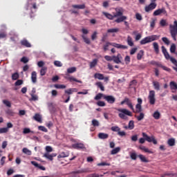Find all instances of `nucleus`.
I'll return each instance as SVG.
<instances>
[{
	"label": "nucleus",
	"instance_id": "3c124183",
	"mask_svg": "<svg viewBox=\"0 0 177 177\" xmlns=\"http://www.w3.org/2000/svg\"><path fill=\"white\" fill-rule=\"evenodd\" d=\"M96 64H97V59H94L93 60V62H91L90 63V68H93V67H95L96 66Z\"/></svg>",
	"mask_w": 177,
	"mask_h": 177
},
{
	"label": "nucleus",
	"instance_id": "bf43d9fd",
	"mask_svg": "<svg viewBox=\"0 0 177 177\" xmlns=\"http://www.w3.org/2000/svg\"><path fill=\"white\" fill-rule=\"evenodd\" d=\"M103 177V175H99L96 173H94V174H88L87 175L86 177Z\"/></svg>",
	"mask_w": 177,
	"mask_h": 177
},
{
	"label": "nucleus",
	"instance_id": "5fc2aeb1",
	"mask_svg": "<svg viewBox=\"0 0 177 177\" xmlns=\"http://www.w3.org/2000/svg\"><path fill=\"white\" fill-rule=\"evenodd\" d=\"M111 129V131H113V132H118V133L121 131V129H120V127H118V126L112 127Z\"/></svg>",
	"mask_w": 177,
	"mask_h": 177
},
{
	"label": "nucleus",
	"instance_id": "2f4dec72",
	"mask_svg": "<svg viewBox=\"0 0 177 177\" xmlns=\"http://www.w3.org/2000/svg\"><path fill=\"white\" fill-rule=\"evenodd\" d=\"M95 85L97 88H100V91L104 92V86H103V83H102V82H96Z\"/></svg>",
	"mask_w": 177,
	"mask_h": 177
},
{
	"label": "nucleus",
	"instance_id": "a19ab883",
	"mask_svg": "<svg viewBox=\"0 0 177 177\" xmlns=\"http://www.w3.org/2000/svg\"><path fill=\"white\" fill-rule=\"evenodd\" d=\"M24 135H27V133H34L33 131H31L30 128H24L23 130Z\"/></svg>",
	"mask_w": 177,
	"mask_h": 177
},
{
	"label": "nucleus",
	"instance_id": "f257e3e1",
	"mask_svg": "<svg viewBox=\"0 0 177 177\" xmlns=\"http://www.w3.org/2000/svg\"><path fill=\"white\" fill-rule=\"evenodd\" d=\"M117 111L119 112L118 117L119 118H121V120H125L127 121L128 120V116L132 117V112L127 109H118Z\"/></svg>",
	"mask_w": 177,
	"mask_h": 177
},
{
	"label": "nucleus",
	"instance_id": "c03bdc74",
	"mask_svg": "<svg viewBox=\"0 0 177 177\" xmlns=\"http://www.w3.org/2000/svg\"><path fill=\"white\" fill-rule=\"evenodd\" d=\"M136 118H137L138 121H142L145 118V113L140 112L138 116L136 115Z\"/></svg>",
	"mask_w": 177,
	"mask_h": 177
},
{
	"label": "nucleus",
	"instance_id": "72a5a7b5",
	"mask_svg": "<svg viewBox=\"0 0 177 177\" xmlns=\"http://www.w3.org/2000/svg\"><path fill=\"white\" fill-rule=\"evenodd\" d=\"M48 70V67L46 66H43L41 68V69L40 70V75L41 77H44V75H45V74H46V71Z\"/></svg>",
	"mask_w": 177,
	"mask_h": 177
},
{
	"label": "nucleus",
	"instance_id": "0e129e2a",
	"mask_svg": "<svg viewBox=\"0 0 177 177\" xmlns=\"http://www.w3.org/2000/svg\"><path fill=\"white\" fill-rule=\"evenodd\" d=\"M118 31H120L118 28H111L108 29L107 32H118Z\"/></svg>",
	"mask_w": 177,
	"mask_h": 177
},
{
	"label": "nucleus",
	"instance_id": "338daca9",
	"mask_svg": "<svg viewBox=\"0 0 177 177\" xmlns=\"http://www.w3.org/2000/svg\"><path fill=\"white\" fill-rule=\"evenodd\" d=\"M54 65L56 66V67H62L63 66V64L60 61H55Z\"/></svg>",
	"mask_w": 177,
	"mask_h": 177
},
{
	"label": "nucleus",
	"instance_id": "0eeeda50",
	"mask_svg": "<svg viewBox=\"0 0 177 177\" xmlns=\"http://www.w3.org/2000/svg\"><path fill=\"white\" fill-rule=\"evenodd\" d=\"M104 100L109 104H114L115 103V97L113 95H106L104 97Z\"/></svg>",
	"mask_w": 177,
	"mask_h": 177
},
{
	"label": "nucleus",
	"instance_id": "13d9d810",
	"mask_svg": "<svg viewBox=\"0 0 177 177\" xmlns=\"http://www.w3.org/2000/svg\"><path fill=\"white\" fill-rule=\"evenodd\" d=\"M3 104H5L7 107H12V104L8 100H3Z\"/></svg>",
	"mask_w": 177,
	"mask_h": 177
},
{
	"label": "nucleus",
	"instance_id": "c85d7f7f",
	"mask_svg": "<svg viewBox=\"0 0 177 177\" xmlns=\"http://www.w3.org/2000/svg\"><path fill=\"white\" fill-rule=\"evenodd\" d=\"M142 111H143V109H142V105L136 104V111H133V112L136 113V114H139V113H142Z\"/></svg>",
	"mask_w": 177,
	"mask_h": 177
},
{
	"label": "nucleus",
	"instance_id": "b1692460",
	"mask_svg": "<svg viewBox=\"0 0 177 177\" xmlns=\"http://www.w3.org/2000/svg\"><path fill=\"white\" fill-rule=\"evenodd\" d=\"M94 78L95 80H104V75L102 73H96L94 74Z\"/></svg>",
	"mask_w": 177,
	"mask_h": 177
},
{
	"label": "nucleus",
	"instance_id": "473e14b6",
	"mask_svg": "<svg viewBox=\"0 0 177 177\" xmlns=\"http://www.w3.org/2000/svg\"><path fill=\"white\" fill-rule=\"evenodd\" d=\"M104 96H106V95L102 93H99L98 94H97L95 95V97H94L95 100H100V99H102V97H103V99H104Z\"/></svg>",
	"mask_w": 177,
	"mask_h": 177
},
{
	"label": "nucleus",
	"instance_id": "9b49d317",
	"mask_svg": "<svg viewBox=\"0 0 177 177\" xmlns=\"http://www.w3.org/2000/svg\"><path fill=\"white\" fill-rule=\"evenodd\" d=\"M56 156H57V153H53L49 154V153L46 152L43 157H45V158H47V160H50V161H53V157H56Z\"/></svg>",
	"mask_w": 177,
	"mask_h": 177
},
{
	"label": "nucleus",
	"instance_id": "dca6fc26",
	"mask_svg": "<svg viewBox=\"0 0 177 177\" xmlns=\"http://www.w3.org/2000/svg\"><path fill=\"white\" fill-rule=\"evenodd\" d=\"M21 45H22V46H25L26 48H31V44H30L28 40L26 39L21 41Z\"/></svg>",
	"mask_w": 177,
	"mask_h": 177
},
{
	"label": "nucleus",
	"instance_id": "6ab92c4d",
	"mask_svg": "<svg viewBox=\"0 0 177 177\" xmlns=\"http://www.w3.org/2000/svg\"><path fill=\"white\" fill-rule=\"evenodd\" d=\"M102 15H104V16H105V17H106V19H108L109 20H113L114 17H115L114 16V15H111L109 12H102Z\"/></svg>",
	"mask_w": 177,
	"mask_h": 177
},
{
	"label": "nucleus",
	"instance_id": "c9c22d12",
	"mask_svg": "<svg viewBox=\"0 0 177 177\" xmlns=\"http://www.w3.org/2000/svg\"><path fill=\"white\" fill-rule=\"evenodd\" d=\"M144 55L145 51L143 50H140L139 53L137 54V59L138 60H142V57H143Z\"/></svg>",
	"mask_w": 177,
	"mask_h": 177
},
{
	"label": "nucleus",
	"instance_id": "69168bd1",
	"mask_svg": "<svg viewBox=\"0 0 177 177\" xmlns=\"http://www.w3.org/2000/svg\"><path fill=\"white\" fill-rule=\"evenodd\" d=\"M160 25L161 26V27H165V26H167V20L161 19L160 21Z\"/></svg>",
	"mask_w": 177,
	"mask_h": 177
},
{
	"label": "nucleus",
	"instance_id": "603ef678",
	"mask_svg": "<svg viewBox=\"0 0 177 177\" xmlns=\"http://www.w3.org/2000/svg\"><path fill=\"white\" fill-rule=\"evenodd\" d=\"M22 151L24 154H27V156H31V151L27 148H24Z\"/></svg>",
	"mask_w": 177,
	"mask_h": 177
},
{
	"label": "nucleus",
	"instance_id": "9d476101",
	"mask_svg": "<svg viewBox=\"0 0 177 177\" xmlns=\"http://www.w3.org/2000/svg\"><path fill=\"white\" fill-rule=\"evenodd\" d=\"M157 8V3H151L149 6H145V12H150L151 10H154Z\"/></svg>",
	"mask_w": 177,
	"mask_h": 177
},
{
	"label": "nucleus",
	"instance_id": "7ed1b4c3",
	"mask_svg": "<svg viewBox=\"0 0 177 177\" xmlns=\"http://www.w3.org/2000/svg\"><path fill=\"white\" fill-rule=\"evenodd\" d=\"M170 34L174 41H176L177 35V21H174V25H169Z\"/></svg>",
	"mask_w": 177,
	"mask_h": 177
},
{
	"label": "nucleus",
	"instance_id": "20e7f679",
	"mask_svg": "<svg viewBox=\"0 0 177 177\" xmlns=\"http://www.w3.org/2000/svg\"><path fill=\"white\" fill-rule=\"evenodd\" d=\"M148 100L150 104H156V91H154V90H151L149 91Z\"/></svg>",
	"mask_w": 177,
	"mask_h": 177
},
{
	"label": "nucleus",
	"instance_id": "e2e57ef3",
	"mask_svg": "<svg viewBox=\"0 0 177 177\" xmlns=\"http://www.w3.org/2000/svg\"><path fill=\"white\" fill-rule=\"evenodd\" d=\"M38 129L39 131H42V132H48V129L44 126H39Z\"/></svg>",
	"mask_w": 177,
	"mask_h": 177
},
{
	"label": "nucleus",
	"instance_id": "ddd939ff",
	"mask_svg": "<svg viewBox=\"0 0 177 177\" xmlns=\"http://www.w3.org/2000/svg\"><path fill=\"white\" fill-rule=\"evenodd\" d=\"M161 49L166 60H169V59H171V55H169V53L167 50V48H165V46H162Z\"/></svg>",
	"mask_w": 177,
	"mask_h": 177
},
{
	"label": "nucleus",
	"instance_id": "39448f33",
	"mask_svg": "<svg viewBox=\"0 0 177 177\" xmlns=\"http://www.w3.org/2000/svg\"><path fill=\"white\" fill-rule=\"evenodd\" d=\"M160 15H164L165 16H168V12H167V10H165V8H162L156 10L153 13V16H160Z\"/></svg>",
	"mask_w": 177,
	"mask_h": 177
},
{
	"label": "nucleus",
	"instance_id": "7c9ffc66",
	"mask_svg": "<svg viewBox=\"0 0 177 177\" xmlns=\"http://www.w3.org/2000/svg\"><path fill=\"white\" fill-rule=\"evenodd\" d=\"M67 80H68V81H70V82H78L79 84H82V81L78 80H77V79H76L75 77H69L67 78Z\"/></svg>",
	"mask_w": 177,
	"mask_h": 177
},
{
	"label": "nucleus",
	"instance_id": "5701e85b",
	"mask_svg": "<svg viewBox=\"0 0 177 177\" xmlns=\"http://www.w3.org/2000/svg\"><path fill=\"white\" fill-rule=\"evenodd\" d=\"M153 46L154 51L156 52V54L158 55L160 53V48H159V46H158V43L153 42Z\"/></svg>",
	"mask_w": 177,
	"mask_h": 177
},
{
	"label": "nucleus",
	"instance_id": "49530a36",
	"mask_svg": "<svg viewBox=\"0 0 177 177\" xmlns=\"http://www.w3.org/2000/svg\"><path fill=\"white\" fill-rule=\"evenodd\" d=\"M127 44L129 45V46H133V41L131 36L127 37Z\"/></svg>",
	"mask_w": 177,
	"mask_h": 177
},
{
	"label": "nucleus",
	"instance_id": "a878e982",
	"mask_svg": "<svg viewBox=\"0 0 177 177\" xmlns=\"http://www.w3.org/2000/svg\"><path fill=\"white\" fill-rule=\"evenodd\" d=\"M152 84L155 91H160V82L157 81H153Z\"/></svg>",
	"mask_w": 177,
	"mask_h": 177
},
{
	"label": "nucleus",
	"instance_id": "bb28decb",
	"mask_svg": "<svg viewBox=\"0 0 177 177\" xmlns=\"http://www.w3.org/2000/svg\"><path fill=\"white\" fill-rule=\"evenodd\" d=\"M31 80L33 84L37 82V72L32 71L31 73Z\"/></svg>",
	"mask_w": 177,
	"mask_h": 177
},
{
	"label": "nucleus",
	"instance_id": "e433bc0d",
	"mask_svg": "<svg viewBox=\"0 0 177 177\" xmlns=\"http://www.w3.org/2000/svg\"><path fill=\"white\" fill-rule=\"evenodd\" d=\"M153 118H155V120H160V118L161 117V113H160L158 111H156L153 113Z\"/></svg>",
	"mask_w": 177,
	"mask_h": 177
},
{
	"label": "nucleus",
	"instance_id": "37998d69",
	"mask_svg": "<svg viewBox=\"0 0 177 177\" xmlns=\"http://www.w3.org/2000/svg\"><path fill=\"white\" fill-rule=\"evenodd\" d=\"M165 176L177 177V173H172V171L165 173Z\"/></svg>",
	"mask_w": 177,
	"mask_h": 177
},
{
	"label": "nucleus",
	"instance_id": "052dcab7",
	"mask_svg": "<svg viewBox=\"0 0 177 177\" xmlns=\"http://www.w3.org/2000/svg\"><path fill=\"white\" fill-rule=\"evenodd\" d=\"M175 50H176V46L173 44L170 47V52L171 53H175Z\"/></svg>",
	"mask_w": 177,
	"mask_h": 177
},
{
	"label": "nucleus",
	"instance_id": "de8ad7c7",
	"mask_svg": "<svg viewBox=\"0 0 177 177\" xmlns=\"http://www.w3.org/2000/svg\"><path fill=\"white\" fill-rule=\"evenodd\" d=\"M167 144L169 145V146H175V139L174 138H170L167 141Z\"/></svg>",
	"mask_w": 177,
	"mask_h": 177
},
{
	"label": "nucleus",
	"instance_id": "393cba45",
	"mask_svg": "<svg viewBox=\"0 0 177 177\" xmlns=\"http://www.w3.org/2000/svg\"><path fill=\"white\" fill-rule=\"evenodd\" d=\"M169 86H170V89H171V91H176L177 89V84L176 82L171 81L169 83Z\"/></svg>",
	"mask_w": 177,
	"mask_h": 177
},
{
	"label": "nucleus",
	"instance_id": "774afa93",
	"mask_svg": "<svg viewBox=\"0 0 177 177\" xmlns=\"http://www.w3.org/2000/svg\"><path fill=\"white\" fill-rule=\"evenodd\" d=\"M162 41L166 44V45H169V39H168L167 37H162Z\"/></svg>",
	"mask_w": 177,
	"mask_h": 177
},
{
	"label": "nucleus",
	"instance_id": "f8f14e48",
	"mask_svg": "<svg viewBox=\"0 0 177 177\" xmlns=\"http://www.w3.org/2000/svg\"><path fill=\"white\" fill-rule=\"evenodd\" d=\"M73 149H76V150H84L85 149V145L83 143H76L72 145Z\"/></svg>",
	"mask_w": 177,
	"mask_h": 177
},
{
	"label": "nucleus",
	"instance_id": "412c9836",
	"mask_svg": "<svg viewBox=\"0 0 177 177\" xmlns=\"http://www.w3.org/2000/svg\"><path fill=\"white\" fill-rule=\"evenodd\" d=\"M70 156V153L68 151L61 152L59 155H58L57 158H66V157H68Z\"/></svg>",
	"mask_w": 177,
	"mask_h": 177
},
{
	"label": "nucleus",
	"instance_id": "2eb2a0df",
	"mask_svg": "<svg viewBox=\"0 0 177 177\" xmlns=\"http://www.w3.org/2000/svg\"><path fill=\"white\" fill-rule=\"evenodd\" d=\"M124 102L128 106V107H129V109H131V110H132L133 111L135 110L133 109V105H132V102H131V100H129V98L125 97Z\"/></svg>",
	"mask_w": 177,
	"mask_h": 177
},
{
	"label": "nucleus",
	"instance_id": "864d4df0",
	"mask_svg": "<svg viewBox=\"0 0 177 177\" xmlns=\"http://www.w3.org/2000/svg\"><path fill=\"white\" fill-rule=\"evenodd\" d=\"M82 37L84 39L85 44H87V45H89L91 44V40L89 39V38L85 37V35H82Z\"/></svg>",
	"mask_w": 177,
	"mask_h": 177
},
{
	"label": "nucleus",
	"instance_id": "a211bd4d",
	"mask_svg": "<svg viewBox=\"0 0 177 177\" xmlns=\"http://www.w3.org/2000/svg\"><path fill=\"white\" fill-rule=\"evenodd\" d=\"M88 172H89L88 169H82L80 170L73 171L71 172V174L75 175V174H86Z\"/></svg>",
	"mask_w": 177,
	"mask_h": 177
},
{
	"label": "nucleus",
	"instance_id": "79ce46f5",
	"mask_svg": "<svg viewBox=\"0 0 177 177\" xmlns=\"http://www.w3.org/2000/svg\"><path fill=\"white\" fill-rule=\"evenodd\" d=\"M77 71V68L75 67H71L67 69V73L68 74H73V73H75Z\"/></svg>",
	"mask_w": 177,
	"mask_h": 177
},
{
	"label": "nucleus",
	"instance_id": "f704fd0d",
	"mask_svg": "<svg viewBox=\"0 0 177 177\" xmlns=\"http://www.w3.org/2000/svg\"><path fill=\"white\" fill-rule=\"evenodd\" d=\"M74 92H77V88H69L68 90H65V93H67V95H73Z\"/></svg>",
	"mask_w": 177,
	"mask_h": 177
},
{
	"label": "nucleus",
	"instance_id": "680f3d73",
	"mask_svg": "<svg viewBox=\"0 0 177 177\" xmlns=\"http://www.w3.org/2000/svg\"><path fill=\"white\" fill-rule=\"evenodd\" d=\"M9 131V129L6 127L0 128V133H7Z\"/></svg>",
	"mask_w": 177,
	"mask_h": 177
},
{
	"label": "nucleus",
	"instance_id": "aec40b11",
	"mask_svg": "<svg viewBox=\"0 0 177 177\" xmlns=\"http://www.w3.org/2000/svg\"><path fill=\"white\" fill-rule=\"evenodd\" d=\"M33 120H35V121H37V122H42V117H41V115L39 113H36L33 116Z\"/></svg>",
	"mask_w": 177,
	"mask_h": 177
},
{
	"label": "nucleus",
	"instance_id": "ea45409f",
	"mask_svg": "<svg viewBox=\"0 0 177 177\" xmlns=\"http://www.w3.org/2000/svg\"><path fill=\"white\" fill-rule=\"evenodd\" d=\"M128 128L130 130L133 129V128H135V122L133 120H130L128 124Z\"/></svg>",
	"mask_w": 177,
	"mask_h": 177
},
{
	"label": "nucleus",
	"instance_id": "a18cd8bd",
	"mask_svg": "<svg viewBox=\"0 0 177 177\" xmlns=\"http://www.w3.org/2000/svg\"><path fill=\"white\" fill-rule=\"evenodd\" d=\"M20 77V75H19V73H15L12 75V80L13 81H16L17 80H19V77Z\"/></svg>",
	"mask_w": 177,
	"mask_h": 177
},
{
	"label": "nucleus",
	"instance_id": "8fccbe9b",
	"mask_svg": "<svg viewBox=\"0 0 177 177\" xmlns=\"http://www.w3.org/2000/svg\"><path fill=\"white\" fill-rule=\"evenodd\" d=\"M54 86L56 89H66V85L64 84H55Z\"/></svg>",
	"mask_w": 177,
	"mask_h": 177
},
{
	"label": "nucleus",
	"instance_id": "09e8293b",
	"mask_svg": "<svg viewBox=\"0 0 177 177\" xmlns=\"http://www.w3.org/2000/svg\"><path fill=\"white\" fill-rule=\"evenodd\" d=\"M138 157L140 158V160L142 161V162H149V160L146 159V157H145V156L140 154L138 155Z\"/></svg>",
	"mask_w": 177,
	"mask_h": 177
},
{
	"label": "nucleus",
	"instance_id": "423d86ee",
	"mask_svg": "<svg viewBox=\"0 0 177 177\" xmlns=\"http://www.w3.org/2000/svg\"><path fill=\"white\" fill-rule=\"evenodd\" d=\"M142 136L145 138V140H147V142H149V143H151L152 142L153 145H157V140L155 139L153 136L150 137L147 136L146 133H142Z\"/></svg>",
	"mask_w": 177,
	"mask_h": 177
},
{
	"label": "nucleus",
	"instance_id": "f3484780",
	"mask_svg": "<svg viewBox=\"0 0 177 177\" xmlns=\"http://www.w3.org/2000/svg\"><path fill=\"white\" fill-rule=\"evenodd\" d=\"M31 164L32 165H34L35 167H36V168H39V169H41V171H45L46 169L45 167L40 165L39 164H38V162L35 161H32Z\"/></svg>",
	"mask_w": 177,
	"mask_h": 177
},
{
	"label": "nucleus",
	"instance_id": "4d7b16f0",
	"mask_svg": "<svg viewBox=\"0 0 177 177\" xmlns=\"http://www.w3.org/2000/svg\"><path fill=\"white\" fill-rule=\"evenodd\" d=\"M111 44L110 42H106L105 45H104L103 46V49L104 50V52H106V50H109V46L111 45Z\"/></svg>",
	"mask_w": 177,
	"mask_h": 177
},
{
	"label": "nucleus",
	"instance_id": "6e6d98bb",
	"mask_svg": "<svg viewBox=\"0 0 177 177\" xmlns=\"http://www.w3.org/2000/svg\"><path fill=\"white\" fill-rule=\"evenodd\" d=\"M92 125L93 127H99V125H100V123H99V121H97V120L93 119L92 120Z\"/></svg>",
	"mask_w": 177,
	"mask_h": 177
},
{
	"label": "nucleus",
	"instance_id": "58836bf2",
	"mask_svg": "<svg viewBox=\"0 0 177 177\" xmlns=\"http://www.w3.org/2000/svg\"><path fill=\"white\" fill-rule=\"evenodd\" d=\"M120 150H121V148H120V147H118L111 150V154H112V155L117 154L118 153H120Z\"/></svg>",
	"mask_w": 177,
	"mask_h": 177
},
{
	"label": "nucleus",
	"instance_id": "4468645a",
	"mask_svg": "<svg viewBox=\"0 0 177 177\" xmlns=\"http://www.w3.org/2000/svg\"><path fill=\"white\" fill-rule=\"evenodd\" d=\"M111 46H113L114 48H117L118 49H128V47L124 45H122L117 43H112Z\"/></svg>",
	"mask_w": 177,
	"mask_h": 177
},
{
	"label": "nucleus",
	"instance_id": "6e6552de",
	"mask_svg": "<svg viewBox=\"0 0 177 177\" xmlns=\"http://www.w3.org/2000/svg\"><path fill=\"white\" fill-rule=\"evenodd\" d=\"M122 59V56L121 54L118 53L117 56H112V61L114 62L116 64H120L121 63V59Z\"/></svg>",
	"mask_w": 177,
	"mask_h": 177
},
{
	"label": "nucleus",
	"instance_id": "4c0bfd02",
	"mask_svg": "<svg viewBox=\"0 0 177 177\" xmlns=\"http://www.w3.org/2000/svg\"><path fill=\"white\" fill-rule=\"evenodd\" d=\"M72 8H73V9H85V4L73 5Z\"/></svg>",
	"mask_w": 177,
	"mask_h": 177
},
{
	"label": "nucleus",
	"instance_id": "cd10ccee",
	"mask_svg": "<svg viewBox=\"0 0 177 177\" xmlns=\"http://www.w3.org/2000/svg\"><path fill=\"white\" fill-rule=\"evenodd\" d=\"M98 138L99 139H102V140L109 139V134L105 133H100L98 134Z\"/></svg>",
	"mask_w": 177,
	"mask_h": 177
},
{
	"label": "nucleus",
	"instance_id": "c756f323",
	"mask_svg": "<svg viewBox=\"0 0 177 177\" xmlns=\"http://www.w3.org/2000/svg\"><path fill=\"white\" fill-rule=\"evenodd\" d=\"M31 7H30V10H31V13H34V12H37V9H38V7H37V3H32L30 4Z\"/></svg>",
	"mask_w": 177,
	"mask_h": 177
},
{
	"label": "nucleus",
	"instance_id": "1a4fd4ad",
	"mask_svg": "<svg viewBox=\"0 0 177 177\" xmlns=\"http://www.w3.org/2000/svg\"><path fill=\"white\" fill-rule=\"evenodd\" d=\"M115 13L114 14V17H120L121 16H122V15H124V8L120 7V8H117L115 9Z\"/></svg>",
	"mask_w": 177,
	"mask_h": 177
},
{
	"label": "nucleus",
	"instance_id": "f03ea898",
	"mask_svg": "<svg viewBox=\"0 0 177 177\" xmlns=\"http://www.w3.org/2000/svg\"><path fill=\"white\" fill-rule=\"evenodd\" d=\"M160 39V36L157 35L148 36L140 41V45H146V44L153 42V41H157V39Z\"/></svg>",
	"mask_w": 177,
	"mask_h": 177
},
{
	"label": "nucleus",
	"instance_id": "4be33fe9",
	"mask_svg": "<svg viewBox=\"0 0 177 177\" xmlns=\"http://www.w3.org/2000/svg\"><path fill=\"white\" fill-rule=\"evenodd\" d=\"M127 16H120V17H118V19H116L115 20V23H122V21H125V20H127Z\"/></svg>",
	"mask_w": 177,
	"mask_h": 177
}]
</instances>
